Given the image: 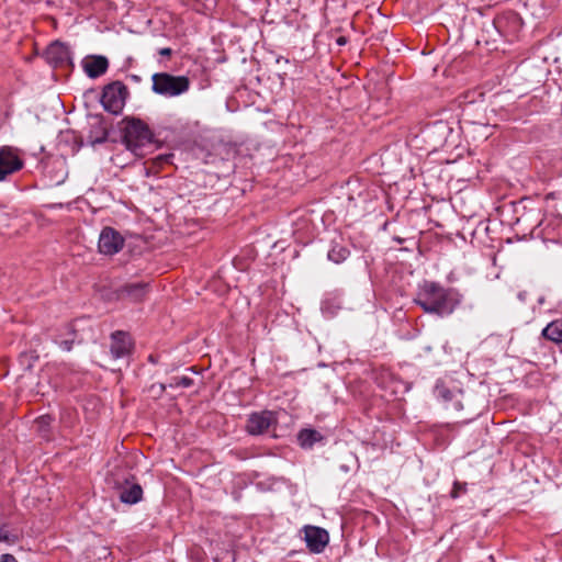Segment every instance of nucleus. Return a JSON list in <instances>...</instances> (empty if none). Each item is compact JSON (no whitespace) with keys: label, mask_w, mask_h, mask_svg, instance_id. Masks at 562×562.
Listing matches in <instances>:
<instances>
[{"label":"nucleus","mask_w":562,"mask_h":562,"mask_svg":"<svg viewBox=\"0 0 562 562\" xmlns=\"http://www.w3.org/2000/svg\"><path fill=\"white\" fill-rule=\"evenodd\" d=\"M544 338L557 344L562 342V323L559 321L551 322L542 331Z\"/></svg>","instance_id":"dca6fc26"},{"label":"nucleus","mask_w":562,"mask_h":562,"mask_svg":"<svg viewBox=\"0 0 562 562\" xmlns=\"http://www.w3.org/2000/svg\"><path fill=\"white\" fill-rule=\"evenodd\" d=\"M133 341L131 337L123 331L112 334L111 353L114 358H121L132 351Z\"/></svg>","instance_id":"f8f14e48"},{"label":"nucleus","mask_w":562,"mask_h":562,"mask_svg":"<svg viewBox=\"0 0 562 562\" xmlns=\"http://www.w3.org/2000/svg\"><path fill=\"white\" fill-rule=\"evenodd\" d=\"M169 158H170V156H159V157H157L156 161L158 164L167 162Z\"/></svg>","instance_id":"393cba45"},{"label":"nucleus","mask_w":562,"mask_h":562,"mask_svg":"<svg viewBox=\"0 0 562 562\" xmlns=\"http://www.w3.org/2000/svg\"><path fill=\"white\" fill-rule=\"evenodd\" d=\"M304 538L312 552L319 553L328 543L329 537L325 529L314 526L304 527Z\"/></svg>","instance_id":"1a4fd4ad"},{"label":"nucleus","mask_w":562,"mask_h":562,"mask_svg":"<svg viewBox=\"0 0 562 562\" xmlns=\"http://www.w3.org/2000/svg\"><path fill=\"white\" fill-rule=\"evenodd\" d=\"M148 291L147 282L126 283L117 290V297L121 300H130L132 302H140Z\"/></svg>","instance_id":"9d476101"},{"label":"nucleus","mask_w":562,"mask_h":562,"mask_svg":"<svg viewBox=\"0 0 562 562\" xmlns=\"http://www.w3.org/2000/svg\"><path fill=\"white\" fill-rule=\"evenodd\" d=\"M277 423L276 414L271 411H263L250 415L247 423V431L250 435H261L269 430Z\"/></svg>","instance_id":"0eeeda50"},{"label":"nucleus","mask_w":562,"mask_h":562,"mask_svg":"<svg viewBox=\"0 0 562 562\" xmlns=\"http://www.w3.org/2000/svg\"><path fill=\"white\" fill-rule=\"evenodd\" d=\"M426 133L429 144L437 150L447 145L449 137L453 134V130L446 122L438 121Z\"/></svg>","instance_id":"6e6552de"},{"label":"nucleus","mask_w":562,"mask_h":562,"mask_svg":"<svg viewBox=\"0 0 562 562\" xmlns=\"http://www.w3.org/2000/svg\"><path fill=\"white\" fill-rule=\"evenodd\" d=\"M126 94V87L120 81H114L104 87L101 102L106 111L117 113L124 105Z\"/></svg>","instance_id":"20e7f679"},{"label":"nucleus","mask_w":562,"mask_h":562,"mask_svg":"<svg viewBox=\"0 0 562 562\" xmlns=\"http://www.w3.org/2000/svg\"><path fill=\"white\" fill-rule=\"evenodd\" d=\"M53 418L49 415H43L35 419L34 424L36 430L41 434V436L45 439H49V430Z\"/></svg>","instance_id":"f3484780"},{"label":"nucleus","mask_w":562,"mask_h":562,"mask_svg":"<svg viewBox=\"0 0 562 562\" xmlns=\"http://www.w3.org/2000/svg\"><path fill=\"white\" fill-rule=\"evenodd\" d=\"M124 245L122 235L112 227H104L99 237V251L103 255L112 256L119 252Z\"/></svg>","instance_id":"39448f33"},{"label":"nucleus","mask_w":562,"mask_h":562,"mask_svg":"<svg viewBox=\"0 0 562 562\" xmlns=\"http://www.w3.org/2000/svg\"><path fill=\"white\" fill-rule=\"evenodd\" d=\"M337 42H338V44L341 45V44H345L346 40L344 37H339Z\"/></svg>","instance_id":"a878e982"},{"label":"nucleus","mask_w":562,"mask_h":562,"mask_svg":"<svg viewBox=\"0 0 562 562\" xmlns=\"http://www.w3.org/2000/svg\"><path fill=\"white\" fill-rule=\"evenodd\" d=\"M21 358L32 361V360L36 359L37 357L33 356V355L23 353V355H21ZM31 367H32V362H29L27 369H30Z\"/></svg>","instance_id":"4be33fe9"},{"label":"nucleus","mask_w":562,"mask_h":562,"mask_svg":"<svg viewBox=\"0 0 562 562\" xmlns=\"http://www.w3.org/2000/svg\"><path fill=\"white\" fill-rule=\"evenodd\" d=\"M193 385V380L188 375L175 376L168 384L169 387H190Z\"/></svg>","instance_id":"a211bd4d"},{"label":"nucleus","mask_w":562,"mask_h":562,"mask_svg":"<svg viewBox=\"0 0 562 562\" xmlns=\"http://www.w3.org/2000/svg\"><path fill=\"white\" fill-rule=\"evenodd\" d=\"M72 344H74V340H64L60 342V346L64 350L66 351H70L72 349Z\"/></svg>","instance_id":"412c9836"},{"label":"nucleus","mask_w":562,"mask_h":562,"mask_svg":"<svg viewBox=\"0 0 562 562\" xmlns=\"http://www.w3.org/2000/svg\"><path fill=\"white\" fill-rule=\"evenodd\" d=\"M143 495V490L139 484L133 483L131 485H126L122 488L120 493V499L126 504H135L140 501Z\"/></svg>","instance_id":"4468645a"},{"label":"nucleus","mask_w":562,"mask_h":562,"mask_svg":"<svg viewBox=\"0 0 562 562\" xmlns=\"http://www.w3.org/2000/svg\"><path fill=\"white\" fill-rule=\"evenodd\" d=\"M323 440V436L315 429H302L297 434V441L302 448H311L315 442Z\"/></svg>","instance_id":"2eb2a0df"},{"label":"nucleus","mask_w":562,"mask_h":562,"mask_svg":"<svg viewBox=\"0 0 562 562\" xmlns=\"http://www.w3.org/2000/svg\"><path fill=\"white\" fill-rule=\"evenodd\" d=\"M439 394L445 401H449L452 398V393L445 387L439 389Z\"/></svg>","instance_id":"aec40b11"},{"label":"nucleus","mask_w":562,"mask_h":562,"mask_svg":"<svg viewBox=\"0 0 562 562\" xmlns=\"http://www.w3.org/2000/svg\"><path fill=\"white\" fill-rule=\"evenodd\" d=\"M45 58L55 67L61 66L70 59L69 49L65 44L56 41L46 48Z\"/></svg>","instance_id":"9b49d317"},{"label":"nucleus","mask_w":562,"mask_h":562,"mask_svg":"<svg viewBox=\"0 0 562 562\" xmlns=\"http://www.w3.org/2000/svg\"><path fill=\"white\" fill-rule=\"evenodd\" d=\"M22 167L23 161L15 149L7 146L0 149V181L19 171Z\"/></svg>","instance_id":"423d86ee"},{"label":"nucleus","mask_w":562,"mask_h":562,"mask_svg":"<svg viewBox=\"0 0 562 562\" xmlns=\"http://www.w3.org/2000/svg\"><path fill=\"white\" fill-rule=\"evenodd\" d=\"M153 91L166 97H176L189 90L190 80L186 76H172L167 72H157L151 77Z\"/></svg>","instance_id":"7ed1b4c3"},{"label":"nucleus","mask_w":562,"mask_h":562,"mask_svg":"<svg viewBox=\"0 0 562 562\" xmlns=\"http://www.w3.org/2000/svg\"><path fill=\"white\" fill-rule=\"evenodd\" d=\"M465 486H467L465 483L456 482L453 484V488L451 491V497L452 498H457L459 496L460 492H464L465 491Z\"/></svg>","instance_id":"6ab92c4d"},{"label":"nucleus","mask_w":562,"mask_h":562,"mask_svg":"<svg viewBox=\"0 0 562 562\" xmlns=\"http://www.w3.org/2000/svg\"><path fill=\"white\" fill-rule=\"evenodd\" d=\"M166 387H167V385H166V384H159V389H160V391H161V392H162V391H165V390H166Z\"/></svg>","instance_id":"bb28decb"},{"label":"nucleus","mask_w":562,"mask_h":562,"mask_svg":"<svg viewBox=\"0 0 562 562\" xmlns=\"http://www.w3.org/2000/svg\"><path fill=\"white\" fill-rule=\"evenodd\" d=\"M426 313L450 314L460 303L459 294L452 289H445L435 282H426L415 300Z\"/></svg>","instance_id":"f257e3e1"},{"label":"nucleus","mask_w":562,"mask_h":562,"mask_svg":"<svg viewBox=\"0 0 562 562\" xmlns=\"http://www.w3.org/2000/svg\"><path fill=\"white\" fill-rule=\"evenodd\" d=\"M122 132L126 148L137 157H144L146 148L153 146L150 130L138 119H126Z\"/></svg>","instance_id":"f03ea898"},{"label":"nucleus","mask_w":562,"mask_h":562,"mask_svg":"<svg viewBox=\"0 0 562 562\" xmlns=\"http://www.w3.org/2000/svg\"><path fill=\"white\" fill-rule=\"evenodd\" d=\"M108 67L109 61L104 56H89L83 60V69L90 78L103 75Z\"/></svg>","instance_id":"ddd939ff"},{"label":"nucleus","mask_w":562,"mask_h":562,"mask_svg":"<svg viewBox=\"0 0 562 562\" xmlns=\"http://www.w3.org/2000/svg\"><path fill=\"white\" fill-rule=\"evenodd\" d=\"M159 55H161V56H170L171 55V49L170 48H161L159 50Z\"/></svg>","instance_id":"b1692460"},{"label":"nucleus","mask_w":562,"mask_h":562,"mask_svg":"<svg viewBox=\"0 0 562 562\" xmlns=\"http://www.w3.org/2000/svg\"><path fill=\"white\" fill-rule=\"evenodd\" d=\"M0 562H18V561L13 555L4 554Z\"/></svg>","instance_id":"5701e85b"}]
</instances>
